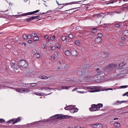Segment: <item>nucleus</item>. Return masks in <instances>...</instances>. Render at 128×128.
<instances>
[{
    "label": "nucleus",
    "mask_w": 128,
    "mask_h": 128,
    "mask_svg": "<svg viewBox=\"0 0 128 128\" xmlns=\"http://www.w3.org/2000/svg\"><path fill=\"white\" fill-rule=\"evenodd\" d=\"M16 65V64L14 63H12L11 64V67L12 68H15V66Z\"/></svg>",
    "instance_id": "obj_25"
},
{
    "label": "nucleus",
    "mask_w": 128,
    "mask_h": 128,
    "mask_svg": "<svg viewBox=\"0 0 128 128\" xmlns=\"http://www.w3.org/2000/svg\"><path fill=\"white\" fill-rule=\"evenodd\" d=\"M77 89H78V88H75L73 89L72 90V92H74V91H76V90H77Z\"/></svg>",
    "instance_id": "obj_56"
},
{
    "label": "nucleus",
    "mask_w": 128,
    "mask_h": 128,
    "mask_svg": "<svg viewBox=\"0 0 128 128\" xmlns=\"http://www.w3.org/2000/svg\"><path fill=\"white\" fill-rule=\"evenodd\" d=\"M54 54L55 55H57L58 54V53L57 52H54Z\"/></svg>",
    "instance_id": "obj_58"
},
{
    "label": "nucleus",
    "mask_w": 128,
    "mask_h": 128,
    "mask_svg": "<svg viewBox=\"0 0 128 128\" xmlns=\"http://www.w3.org/2000/svg\"><path fill=\"white\" fill-rule=\"evenodd\" d=\"M120 46H122L123 45V42H122L121 41L119 42L118 44Z\"/></svg>",
    "instance_id": "obj_35"
},
{
    "label": "nucleus",
    "mask_w": 128,
    "mask_h": 128,
    "mask_svg": "<svg viewBox=\"0 0 128 128\" xmlns=\"http://www.w3.org/2000/svg\"><path fill=\"white\" fill-rule=\"evenodd\" d=\"M63 61L62 60H60L59 61V63L60 64H62V63Z\"/></svg>",
    "instance_id": "obj_55"
},
{
    "label": "nucleus",
    "mask_w": 128,
    "mask_h": 128,
    "mask_svg": "<svg viewBox=\"0 0 128 128\" xmlns=\"http://www.w3.org/2000/svg\"><path fill=\"white\" fill-rule=\"evenodd\" d=\"M107 90H112V88H108L107 89Z\"/></svg>",
    "instance_id": "obj_64"
},
{
    "label": "nucleus",
    "mask_w": 128,
    "mask_h": 128,
    "mask_svg": "<svg viewBox=\"0 0 128 128\" xmlns=\"http://www.w3.org/2000/svg\"><path fill=\"white\" fill-rule=\"evenodd\" d=\"M50 89V88H48L47 87H42L40 88V90H46L47 89Z\"/></svg>",
    "instance_id": "obj_20"
},
{
    "label": "nucleus",
    "mask_w": 128,
    "mask_h": 128,
    "mask_svg": "<svg viewBox=\"0 0 128 128\" xmlns=\"http://www.w3.org/2000/svg\"><path fill=\"white\" fill-rule=\"evenodd\" d=\"M128 86L126 85V86H120V87H121L122 88H126V87Z\"/></svg>",
    "instance_id": "obj_45"
},
{
    "label": "nucleus",
    "mask_w": 128,
    "mask_h": 128,
    "mask_svg": "<svg viewBox=\"0 0 128 128\" xmlns=\"http://www.w3.org/2000/svg\"><path fill=\"white\" fill-rule=\"evenodd\" d=\"M32 36L30 34H29L28 36H27V38H28L30 39L31 38Z\"/></svg>",
    "instance_id": "obj_39"
},
{
    "label": "nucleus",
    "mask_w": 128,
    "mask_h": 128,
    "mask_svg": "<svg viewBox=\"0 0 128 128\" xmlns=\"http://www.w3.org/2000/svg\"><path fill=\"white\" fill-rule=\"evenodd\" d=\"M125 64V63H121L119 64L118 66L120 67H121L122 66H123Z\"/></svg>",
    "instance_id": "obj_29"
},
{
    "label": "nucleus",
    "mask_w": 128,
    "mask_h": 128,
    "mask_svg": "<svg viewBox=\"0 0 128 128\" xmlns=\"http://www.w3.org/2000/svg\"><path fill=\"white\" fill-rule=\"evenodd\" d=\"M55 38V35H54L53 36H52V37H51L50 38V39L51 40H54V39Z\"/></svg>",
    "instance_id": "obj_34"
},
{
    "label": "nucleus",
    "mask_w": 128,
    "mask_h": 128,
    "mask_svg": "<svg viewBox=\"0 0 128 128\" xmlns=\"http://www.w3.org/2000/svg\"><path fill=\"white\" fill-rule=\"evenodd\" d=\"M50 118H56L57 119H60L62 118V117L61 116V115H60L57 114L52 116Z\"/></svg>",
    "instance_id": "obj_4"
},
{
    "label": "nucleus",
    "mask_w": 128,
    "mask_h": 128,
    "mask_svg": "<svg viewBox=\"0 0 128 128\" xmlns=\"http://www.w3.org/2000/svg\"><path fill=\"white\" fill-rule=\"evenodd\" d=\"M73 109L75 112H78V109L76 108H73Z\"/></svg>",
    "instance_id": "obj_36"
},
{
    "label": "nucleus",
    "mask_w": 128,
    "mask_h": 128,
    "mask_svg": "<svg viewBox=\"0 0 128 128\" xmlns=\"http://www.w3.org/2000/svg\"><path fill=\"white\" fill-rule=\"evenodd\" d=\"M68 66L67 65H65L64 66V67L65 68H68Z\"/></svg>",
    "instance_id": "obj_61"
},
{
    "label": "nucleus",
    "mask_w": 128,
    "mask_h": 128,
    "mask_svg": "<svg viewBox=\"0 0 128 128\" xmlns=\"http://www.w3.org/2000/svg\"><path fill=\"white\" fill-rule=\"evenodd\" d=\"M70 52L68 50H66L65 52V54L68 56H69L70 54Z\"/></svg>",
    "instance_id": "obj_16"
},
{
    "label": "nucleus",
    "mask_w": 128,
    "mask_h": 128,
    "mask_svg": "<svg viewBox=\"0 0 128 128\" xmlns=\"http://www.w3.org/2000/svg\"><path fill=\"white\" fill-rule=\"evenodd\" d=\"M74 106H73L71 108L70 110V112L72 113H74L75 112L74 111V110L73 109V107H74Z\"/></svg>",
    "instance_id": "obj_22"
},
{
    "label": "nucleus",
    "mask_w": 128,
    "mask_h": 128,
    "mask_svg": "<svg viewBox=\"0 0 128 128\" xmlns=\"http://www.w3.org/2000/svg\"><path fill=\"white\" fill-rule=\"evenodd\" d=\"M71 86H62L61 89L62 90L64 89H68V88H70Z\"/></svg>",
    "instance_id": "obj_13"
},
{
    "label": "nucleus",
    "mask_w": 128,
    "mask_h": 128,
    "mask_svg": "<svg viewBox=\"0 0 128 128\" xmlns=\"http://www.w3.org/2000/svg\"><path fill=\"white\" fill-rule=\"evenodd\" d=\"M15 120V119H11L10 120L8 121L6 123H11L12 122H13L14 120Z\"/></svg>",
    "instance_id": "obj_26"
},
{
    "label": "nucleus",
    "mask_w": 128,
    "mask_h": 128,
    "mask_svg": "<svg viewBox=\"0 0 128 128\" xmlns=\"http://www.w3.org/2000/svg\"><path fill=\"white\" fill-rule=\"evenodd\" d=\"M35 54L36 56L38 58H39L40 56V54L38 53H36Z\"/></svg>",
    "instance_id": "obj_44"
},
{
    "label": "nucleus",
    "mask_w": 128,
    "mask_h": 128,
    "mask_svg": "<svg viewBox=\"0 0 128 128\" xmlns=\"http://www.w3.org/2000/svg\"><path fill=\"white\" fill-rule=\"evenodd\" d=\"M68 36L69 38H72L74 37L73 35L72 34H69Z\"/></svg>",
    "instance_id": "obj_31"
},
{
    "label": "nucleus",
    "mask_w": 128,
    "mask_h": 128,
    "mask_svg": "<svg viewBox=\"0 0 128 128\" xmlns=\"http://www.w3.org/2000/svg\"><path fill=\"white\" fill-rule=\"evenodd\" d=\"M56 46L57 48L58 49L60 48L61 47L60 46V45H59L58 44L57 45H56Z\"/></svg>",
    "instance_id": "obj_47"
},
{
    "label": "nucleus",
    "mask_w": 128,
    "mask_h": 128,
    "mask_svg": "<svg viewBox=\"0 0 128 128\" xmlns=\"http://www.w3.org/2000/svg\"><path fill=\"white\" fill-rule=\"evenodd\" d=\"M48 37V36L47 35H46L44 36V38L46 39H47Z\"/></svg>",
    "instance_id": "obj_60"
},
{
    "label": "nucleus",
    "mask_w": 128,
    "mask_h": 128,
    "mask_svg": "<svg viewBox=\"0 0 128 128\" xmlns=\"http://www.w3.org/2000/svg\"><path fill=\"white\" fill-rule=\"evenodd\" d=\"M74 128H81V127L79 126H76Z\"/></svg>",
    "instance_id": "obj_52"
},
{
    "label": "nucleus",
    "mask_w": 128,
    "mask_h": 128,
    "mask_svg": "<svg viewBox=\"0 0 128 128\" xmlns=\"http://www.w3.org/2000/svg\"><path fill=\"white\" fill-rule=\"evenodd\" d=\"M103 105L102 104H99L97 105L94 104L92 105V107L90 108V110L91 111L98 110Z\"/></svg>",
    "instance_id": "obj_2"
},
{
    "label": "nucleus",
    "mask_w": 128,
    "mask_h": 128,
    "mask_svg": "<svg viewBox=\"0 0 128 128\" xmlns=\"http://www.w3.org/2000/svg\"><path fill=\"white\" fill-rule=\"evenodd\" d=\"M102 56L103 58H105L108 57V52H103L102 53Z\"/></svg>",
    "instance_id": "obj_6"
},
{
    "label": "nucleus",
    "mask_w": 128,
    "mask_h": 128,
    "mask_svg": "<svg viewBox=\"0 0 128 128\" xmlns=\"http://www.w3.org/2000/svg\"><path fill=\"white\" fill-rule=\"evenodd\" d=\"M33 14V12H29L27 13H25L24 14H22V15L23 16L24 15L25 16H27L28 15H30Z\"/></svg>",
    "instance_id": "obj_14"
},
{
    "label": "nucleus",
    "mask_w": 128,
    "mask_h": 128,
    "mask_svg": "<svg viewBox=\"0 0 128 128\" xmlns=\"http://www.w3.org/2000/svg\"><path fill=\"white\" fill-rule=\"evenodd\" d=\"M55 49V48L54 46H52L51 48V49L50 50H54Z\"/></svg>",
    "instance_id": "obj_46"
},
{
    "label": "nucleus",
    "mask_w": 128,
    "mask_h": 128,
    "mask_svg": "<svg viewBox=\"0 0 128 128\" xmlns=\"http://www.w3.org/2000/svg\"><path fill=\"white\" fill-rule=\"evenodd\" d=\"M23 37L24 38V39H26L27 38V36L26 35H24Z\"/></svg>",
    "instance_id": "obj_48"
},
{
    "label": "nucleus",
    "mask_w": 128,
    "mask_h": 128,
    "mask_svg": "<svg viewBox=\"0 0 128 128\" xmlns=\"http://www.w3.org/2000/svg\"><path fill=\"white\" fill-rule=\"evenodd\" d=\"M31 84V86H34L36 85L35 84H36V83H31L30 84Z\"/></svg>",
    "instance_id": "obj_49"
},
{
    "label": "nucleus",
    "mask_w": 128,
    "mask_h": 128,
    "mask_svg": "<svg viewBox=\"0 0 128 128\" xmlns=\"http://www.w3.org/2000/svg\"><path fill=\"white\" fill-rule=\"evenodd\" d=\"M97 127H96V128H102V125L101 124H98Z\"/></svg>",
    "instance_id": "obj_21"
},
{
    "label": "nucleus",
    "mask_w": 128,
    "mask_h": 128,
    "mask_svg": "<svg viewBox=\"0 0 128 128\" xmlns=\"http://www.w3.org/2000/svg\"><path fill=\"white\" fill-rule=\"evenodd\" d=\"M123 34L126 36H128V30H125L123 32Z\"/></svg>",
    "instance_id": "obj_18"
},
{
    "label": "nucleus",
    "mask_w": 128,
    "mask_h": 128,
    "mask_svg": "<svg viewBox=\"0 0 128 128\" xmlns=\"http://www.w3.org/2000/svg\"><path fill=\"white\" fill-rule=\"evenodd\" d=\"M117 66V65L116 64H111L110 65H108L107 66V68H113L116 66Z\"/></svg>",
    "instance_id": "obj_8"
},
{
    "label": "nucleus",
    "mask_w": 128,
    "mask_h": 128,
    "mask_svg": "<svg viewBox=\"0 0 128 128\" xmlns=\"http://www.w3.org/2000/svg\"><path fill=\"white\" fill-rule=\"evenodd\" d=\"M120 26V25L118 24H116L115 25V26L117 28H119Z\"/></svg>",
    "instance_id": "obj_53"
},
{
    "label": "nucleus",
    "mask_w": 128,
    "mask_h": 128,
    "mask_svg": "<svg viewBox=\"0 0 128 128\" xmlns=\"http://www.w3.org/2000/svg\"><path fill=\"white\" fill-rule=\"evenodd\" d=\"M75 44L76 45L79 46L80 44V42L79 41L76 40L75 42Z\"/></svg>",
    "instance_id": "obj_32"
},
{
    "label": "nucleus",
    "mask_w": 128,
    "mask_h": 128,
    "mask_svg": "<svg viewBox=\"0 0 128 128\" xmlns=\"http://www.w3.org/2000/svg\"><path fill=\"white\" fill-rule=\"evenodd\" d=\"M73 106L72 105H70L64 108V109L66 110H70L71 108Z\"/></svg>",
    "instance_id": "obj_12"
},
{
    "label": "nucleus",
    "mask_w": 128,
    "mask_h": 128,
    "mask_svg": "<svg viewBox=\"0 0 128 128\" xmlns=\"http://www.w3.org/2000/svg\"><path fill=\"white\" fill-rule=\"evenodd\" d=\"M48 76H46L45 75H42L39 76V78L42 79H46L48 78Z\"/></svg>",
    "instance_id": "obj_10"
},
{
    "label": "nucleus",
    "mask_w": 128,
    "mask_h": 128,
    "mask_svg": "<svg viewBox=\"0 0 128 128\" xmlns=\"http://www.w3.org/2000/svg\"><path fill=\"white\" fill-rule=\"evenodd\" d=\"M28 42L30 43H31L32 42V41L31 40H28Z\"/></svg>",
    "instance_id": "obj_62"
},
{
    "label": "nucleus",
    "mask_w": 128,
    "mask_h": 128,
    "mask_svg": "<svg viewBox=\"0 0 128 128\" xmlns=\"http://www.w3.org/2000/svg\"><path fill=\"white\" fill-rule=\"evenodd\" d=\"M22 45H24V46H26V43H25V42H24L22 43Z\"/></svg>",
    "instance_id": "obj_57"
},
{
    "label": "nucleus",
    "mask_w": 128,
    "mask_h": 128,
    "mask_svg": "<svg viewBox=\"0 0 128 128\" xmlns=\"http://www.w3.org/2000/svg\"><path fill=\"white\" fill-rule=\"evenodd\" d=\"M98 36L99 37V38H101L102 36L103 35L102 34L100 33L98 34Z\"/></svg>",
    "instance_id": "obj_37"
},
{
    "label": "nucleus",
    "mask_w": 128,
    "mask_h": 128,
    "mask_svg": "<svg viewBox=\"0 0 128 128\" xmlns=\"http://www.w3.org/2000/svg\"><path fill=\"white\" fill-rule=\"evenodd\" d=\"M97 124H93L92 125V127L95 128H96V126L97 127Z\"/></svg>",
    "instance_id": "obj_41"
},
{
    "label": "nucleus",
    "mask_w": 128,
    "mask_h": 128,
    "mask_svg": "<svg viewBox=\"0 0 128 128\" xmlns=\"http://www.w3.org/2000/svg\"><path fill=\"white\" fill-rule=\"evenodd\" d=\"M21 119L20 117H18V118L16 119L13 122V124H14L16 123L20 122V121Z\"/></svg>",
    "instance_id": "obj_11"
},
{
    "label": "nucleus",
    "mask_w": 128,
    "mask_h": 128,
    "mask_svg": "<svg viewBox=\"0 0 128 128\" xmlns=\"http://www.w3.org/2000/svg\"><path fill=\"white\" fill-rule=\"evenodd\" d=\"M122 96H128V92H126V93L125 94H123Z\"/></svg>",
    "instance_id": "obj_51"
},
{
    "label": "nucleus",
    "mask_w": 128,
    "mask_h": 128,
    "mask_svg": "<svg viewBox=\"0 0 128 128\" xmlns=\"http://www.w3.org/2000/svg\"><path fill=\"white\" fill-rule=\"evenodd\" d=\"M121 39L122 40H125V38H124L123 37H122L121 38Z\"/></svg>",
    "instance_id": "obj_63"
},
{
    "label": "nucleus",
    "mask_w": 128,
    "mask_h": 128,
    "mask_svg": "<svg viewBox=\"0 0 128 128\" xmlns=\"http://www.w3.org/2000/svg\"><path fill=\"white\" fill-rule=\"evenodd\" d=\"M18 65L20 67L23 68H26L28 66L27 62L24 60H19L18 62Z\"/></svg>",
    "instance_id": "obj_1"
},
{
    "label": "nucleus",
    "mask_w": 128,
    "mask_h": 128,
    "mask_svg": "<svg viewBox=\"0 0 128 128\" xmlns=\"http://www.w3.org/2000/svg\"><path fill=\"white\" fill-rule=\"evenodd\" d=\"M102 41V38H100L97 37L94 40V42L97 43H100Z\"/></svg>",
    "instance_id": "obj_5"
},
{
    "label": "nucleus",
    "mask_w": 128,
    "mask_h": 128,
    "mask_svg": "<svg viewBox=\"0 0 128 128\" xmlns=\"http://www.w3.org/2000/svg\"><path fill=\"white\" fill-rule=\"evenodd\" d=\"M114 125L116 127H118L120 126V125L118 122H116L114 123Z\"/></svg>",
    "instance_id": "obj_17"
},
{
    "label": "nucleus",
    "mask_w": 128,
    "mask_h": 128,
    "mask_svg": "<svg viewBox=\"0 0 128 128\" xmlns=\"http://www.w3.org/2000/svg\"><path fill=\"white\" fill-rule=\"evenodd\" d=\"M33 20V19L32 18V17L30 18H27L26 19V20L28 22H29L30 21L32 20Z\"/></svg>",
    "instance_id": "obj_24"
},
{
    "label": "nucleus",
    "mask_w": 128,
    "mask_h": 128,
    "mask_svg": "<svg viewBox=\"0 0 128 128\" xmlns=\"http://www.w3.org/2000/svg\"><path fill=\"white\" fill-rule=\"evenodd\" d=\"M17 92L20 93H22V92H28L30 91V90L26 88H18L16 89Z\"/></svg>",
    "instance_id": "obj_3"
},
{
    "label": "nucleus",
    "mask_w": 128,
    "mask_h": 128,
    "mask_svg": "<svg viewBox=\"0 0 128 128\" xmlns=\"http://www.w3.org/2000/svg\"><path fill=\"white\" fill-rule=\"evenodd\" d=\"M96 70L97 71L99 70V71H98V74H101V72H101V71L100 70L99 68H97L96 69Z\"/></svg>",
    "instance_id": "obj_33"
},
{
    "label": "nucleus",
    "mask_w": 128,
    "mask_h": 128,
    "mask_svg": "<svg viewBox=\"0 0 128 128\" xmlns=\"http://www.w3.org/2000/svg\"><path fill=\"white\" fill-rule=\"evenodd\" d=\"M71 54L73 56H76L77 55V52L76 50H72L71 52Z\"/></svg>",
    "instance_id": "obj_9"
},
{
    "label": "nucleus",
    "mask_w": 128,
    "mask_h": 128,
    "mask_svg": "<svg viewBox=\"0 0 128 128\" xmlns=\"http://www.w3.org/2000/svg\"><path fill=\"white\" fill-rule=\"evenodd\" d=\"M46 46L45 45H44L43 46V48H46Z\"/></svg>",
    "instance_id": "obj_59"
},
{
    "label": "nucleus",
    "mask_w": 128,
    "mask_h": 128,
    "mask_svg": "<svg viewBox=\"0 0 128 128\" xmlns=\"http://www.w3.org/2000/svg\"><path fill=\"white\" fill-rule=\"evenodd\" d=\"M39 11H40L39 10H36L35 11L33 12V14L36 13L37 12H39Z\"/></svg>",
    "instance_id": "obj_43"
},
{
    "label": "nucleus",
    "mask_w": 128,
    "mask_h": 128,
    "mask_svg": "<svg viewBox=\"0 0 128 128\" xmlns=\"http://www.w3.org/2000/svg\"><path fill=\"white\" fill-rule=\"evenodd\" d=\"M90 88L91 89L89 92H94L98 91V90L94 88H92V87H90Z\"/></svg>",
    "instance_id": "obj_7"
},
{
    "label": "nucleus",
    "mask_w": 128,
    "mask_h": 128,
    "mask_svg": "<svg viewBox=\"0 0 128 128\" xmlns=\"http://www.w3.org/2000/svg\"><path fill=\"white\" fill-rule=\"evenodd\" d=\"M126 102V101H121V102L119 101H117L115 103V104H120L123 102Z\"/></svg>",
    "instance_id": "obj_23"
},
{
    "label": "nucleus",
    "mask_w": 128,
    "mask_h": 128,
    "mask_svg": "<svg viewBox=\"0 0 128 128\" xmlns=\"http://www.w3.org/2000/svg\"><path fill=\"white\" fill-rule=\"evenodd\" d=\"M32 35L33 36L35 37L37 35V34L35 33H32Z\"/></svg>",
    "instance_id": "obj_40"
},
{
    "label": "nucleus",
    "mask_w": 128,
    "mask_h": 128,
    "mask_svg": "<svg viewBox=\"0 0 128 128\" xmlns=\"http://www.w3.org/2000/svg\"><path fill=\"white\" fill-rule=\"evenodd\" d=\"M66 39V37L65 36H62V40L63 41L65 40Z\"/></svg>",
    "instance_id": "obj_30"
},
{
    "label": "nucleus",
    "mask_w": 128,
    "mask_h": 128,
    "mask_svg": "<svg viewBox=\"0 0 128 128\" xmlns=\"http://www.w3.org/2000/svg\"><path fill=\"white\" fill-rule=\"evenodd\" d=\"M96 28H93V30H91V32L92 33H95L97 32V31L96 30H95Z\"/></svg>",
    "instance_id": "obj_27"
},
{
    "label": "nucleus",
    "mask_w": 128,
    "mask_h": 128,
    "mask_svg": "<svg viewBox=\"0 0 128 128\" xmlns=\"http://www.w3.org/2000/svg\"><path fill=\"white\" fill-rule=\"evenodd\" d=\"M40 16H32V18H33V19H39L40 18Z\"/></svg>",
    "instance_id": "obj_28"
},
{
    "label": "nucleus",
    "mask_w": 128,
    "mask_h": 128,
    "mask_svg": "<svg viewBox=\"0 0 128 128\" xmlns=\"http://www.w3.org/2000/svg\"><path fill=\"white\" fill-rule=\"evenodd\" d=\"M5 122V120L2 119H0V123H2Z\"/></svg>",
    "instance_id": "obj_38"
},
{
    "label": "nucleus",
    "mask_w": 128,
    "mask_h": 128,
    "mask_svg": "<svg viewBox=\"0 0 128 128\" xmlns=\"http://www.w3.org/2000/svg\"><path fill=\"white\" fill-rule=\"evenodd\" d=\"M32 52H33V54H35L36 53V49H33V50H32Z\"/></svg>",
    "instance_id": "obj_42"
},
{
    "label": "nucleus",
    "mask_w": 128,
    "mask_h": 128,
    "mask_svg": "<svg viewBox=\"0 0 128 128\" xmlns=\"http://www.w3.org/2000/svg\"><path fill=\"white\" fill-rule=\"evenodd\" d=\"M34 93L35 94L38 96H43L44 95V94L43 93H40L38 92H34Z\"/></svg>",
    "instance_id": "obj_15"
},
{
    "label": "nucleus",
    "mask_w": 128,
    "mask_h": 128,
    "mask_svg": "<svg viewBox=\"0 0 128 128\" xmlns=\"http://www.w3.org/2000/svg\"><path fill=\"white\" fill-rule=\"evenodd\" d=\"M77 92L80 93H85V92L84 91L82 92L80 91H77Z\"/></svg>",
    "instance_id": "obj_54"
},
{
    "label": "nucleus",
    "mask_w": 128,
    "mask_h": 128,
    "mask_svg": "<svg viewBox=\"0 0 128 128\" xmlns=\"http://www.w3.org/2000/svg\"><path fill=\"white\" fill-rule=\"evenodd\" d=\"M51 60H54L55 59V57L54 56L52 55L51 56Z\"/></svg>",
    "instance_id": "obj_50"
},
{
    "label": "nucleus",
    "mask_w": 128,
    "mask_h": 128,
    "mask_svg": "<svg viewBox=\"0 0 128 128\" xmlns=\"http://www.w3.org/2000/svg\"><path fill=\"white\" fill-rule=\"evenodd\" d=\"M39 40V38L38 36H35L33 38V40L34 41H38Z\"/></svg>",
    "instance_id": "obj_19"
}]
</instances>
